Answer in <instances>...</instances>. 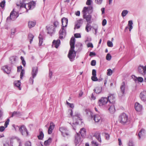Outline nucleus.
<instances>
[{"label": "nucleus", "instance_id": "13", "mask_svg": "<svg viewBox=\"0 0 146 146\" xmlns=\"http://www.w3.org/2000/svg\"><path fill=\"white\" fill-rule=\"evenodd\" d=\"M66 34L65 30L64 28H62L59 32V38L62 39L65 36Z\"/></svg>", "mask_w": 146, "mask_h": 146}, {"label": "nucleus", "instance_id": "42", "mask_svg": "<svg viewBox=\"0 0 146 146\" xmlns=\"http://www.w3.org/2000/svg\"><path fill=\"white\" fill-rule=\"evenodd\" d=\"M111 58V55L109 54L108 53L107 56H106V59L108 60H110Z\"/></svg>", "mask_w": 146, "mask_h": 146}, {"label": "nucleus", "instance_id": "8", "mask_svg": "<svg viewBox=\"0 0 146 146\" xmlns=\"http://www.w3.org/2000/svg\"><path fill=\"white\" fill-rule=\"evenodd\" d=\"M59 130L64 137L67 136L69 134L68 130L65 127H60Z\"/></svg>", "mask_w": 146, "mask_h": 146}, {"label": "nucleus", "instance_id": "5", "mask_svg": "<svg viewBox=\"0 0 146 146\" xmlns=\"http://www.w3.org/2000/svg\"><path fill=\"white\" fill-rule=\"evenodd\" d=\"M99 105L100 106H107L108 105V99L107 98L102 97L98 101Z\"/></svg>", "mask_w": 146, "mask_h": 146}, {"label": "nucleus", "instance_id": "56", "mask_svg": "<svg viewBox=\"0 0 146 146\" xmlns=\"http://www.w3.org/2000/svg\"><path fill=\"white\" fill-rule=\"evenodd\" d=\"M25 146H31V143L29 141H27L25 144Z\"/></svg>", "mask_w": 146, "mask_h": 146}, {"label": "nucleus", "instance_id": "52", "mask_svg": "<svg viewBox=\"0 0 146 146\" xmlns=\"http://www.w3.org/2000/svg\"><path fill=\"white\" fill-rule=\"evenodd\" d=\"M107 23V21L106 19H104L102 22V25L103 26L105 25Z\"/></svg>", "mask_w": 146, "mask_h": 146}, {"label": "nucleus", "instance_id": "29", "mask_svg": "<svg viewBox=\"0 0 146 146\" xmlns=\"http://www.w3.org/2000/svg\"><path fill=\"white\" fill-rule=\"evenodd\" d=\"M52 141V139L49 138L47 140L45 141L44 142V145L46 146H47L50 145Z\"/></svg>", "mask_w": 146, "mask_h": 146}, {"label": "nucleus", "instance_id": "58", "mask_svg": "<svg viewBox=\"0 0 146 146\" xmlns=\"http://www.w3.org/2000/svg\"><path fill=\"white\" fill-rule=\"evenodd\" d=\"M91 0H87L86 2V5H90L91 4Z\"/></svg>", "mask_w": 146, "mask_h": 146}, {"label": "nucleus", "instance_id": "18", "mask_svg": "<svg viewBox=\"0 0 146 146\" xmlns=\"http://www.w3.org/2000/svg\"><path fill=\"white\" fill-rule=\"evenodd\" d=\"M68 22V19L64 17L62 19V28L66 27L67 26Z\"/></svg>", "mask_w": 146, "mask_h": 146}, {"label": "nucleus", "instance_id": "23", "mask_svg": "<svg viewBox=\"0 0 146 146\" xmlns=\"http://www.w3.org/2000/svg\"><path fill=\"white\" fill-rule=\"evenodd\" d=\"M94 120L96 122H99L101 120V117L99 115H96L94 116Z\"/></svg>", "mask_w": 146, "mask_h": 146}, {"label": "nucleus", "instance_id": "15", "mask_svg": "<svg viewBox=\"0 0 146 146\" xmlns=\"http://www.w3.org/2000/svg\"><path fill=\"white\" fill-rule=\"evenodd\" d=\"M83 23V19H82L77 20L74 26V29L79 28Z\"/></svg>", "mask_w": 146, "mask_h": 146}, {"label": "nucleus", "instance_id": "48", "mask_svg": "<svg viewBox=\"0 0 146 146\" xmlns=\"http://www.w3.org/2000/svg\"><path fill=\"white\" fill-rule=\"evenodd\" d=\"M96 61L95 60H92L91 62V65L92 66H94L96 64Z\"/></svg>", "mask_w": 146, "mask_h": 146}, {"label": "nucleus", "instance_id": "19", "mask_svg": "<svg viewBox=\"0 0 146 146\" xmlns=\"http://www.w3.org/2000/svg\"><path fill=\"white\" fill-rule=\"evenodd\" d=\"M135 110L138 111H140L142 109V106L139 103L136 102L135 104Z\"/></svg>", "mask_w": 146, "mask_h": 146}, {"label": "nucleus", "instance_id": "51", "mask_svg": "<svg viewBox=\"0 0 146 146\" xmlns=\"http://www.w3.org/2000/svg\"><path fill=\"white\" fill-rule=\"evenodd\" d=\"M102 0H95L96 2L98 4H101L102 2Z\"/></svg>", "mask_w": 146, "mask_h": 146}, {"label": "nucleus", "instance_id": "57", "mask_svg": "<svg viewBox=\"0 0 146 146\" xmlns=\"http://www.w3.org/2000/svg\"><path fill=\"white\" fill-rule=\"evenodd\" d=\"M128 146H134L133 143L131 141H129L128 143Z\"/></svg>", "mask_w": 146, "mask_h": 146}, {"label": "nucleus", "instance_id": "20", "mask_svg": "<svg viewBox=\"0 0 146 146\" xmlns=\"http://www.w3.org/2000/svg\"><path fill=\"white\" fill-rule=\"evenodd\" d=\"M2 68L7 74L10 73L11 72L10 68L7 65L3 66Z\"/></svg>", "mask_w": 146, "mask_h": 146}, {"label": "nucleus", "instance_id": "47", "mask_svg": "<svg viewBox=\"0 0 146 146\" xmlns=\"http://www.w3.org/2000/svg\"><path fill=\"white\" fill-rule=\"evenodd\" d=\"M53 24L54 27H57L59 25V23L58 21H56L54 22Z\"/></svg>", "mask_w": 146, "mask_h": 146}, {"label": "nucleus", "instance_id": "11", "mask_svg": "<svg viewBox=\"0 0 146 146\" xmlns=\"http://www.w3.org/2000/svg\"><path fill=\"white\" fill-rule=\"evenodd\" d=\"M19 130L22 135L25 136L28 135V132L27 131V129L25 126H21L19 128Z\"/></svg>", "mask_w": 146, "mask_h": 146}, {"label": "nucleus", "instance_id": "46", "mask_svg": "<svg viewBox=\"0 0 146 146\" xmlns=\"http://www.w3.org/2000/svg\"><path fill=\"white\" fill-rule=\"evenodd\" d=\"M24 70L23 69L21 71V72L20 77L21 79H22V77L23 76L24 74Z\"/></svg>", "mask_w": 146, "mask_h": 146}, {"label": "nucleus", "instance_id": "26", "mask_svg": "<svg viewBox=\"0 0 146 146\" xmlns=\"http://www.w3.org/2000/svg\"><path fill=\"white\" fill-rule=\"evenodd\" d=\"M39 134L38 136V137L39 139L42 140L44 137V135L42 131H41V129H39Z\"/></svg>", "mask_w": 146, "mask_h": 146}, {"label": "nucleus", "instance_id": "59", "mask_svg": "<svg viewBox=\"0 0 146 146\" xmlns=\"http://www.w3.org/2000/svg\"><path fill=\"white\" fill-rule=\"evenodd\" d=\"M142 131H144V130L143 129H141L139 132L138 136L139 137V138L140 139L141 137L140 135H141V132Z\"/></svg>", "mask_w": 146, "mask_h": 146}, {"label": "nucleus", "instance_id": "7", "mask_svg": "<svg viewBox=\"0 0 146 146\" xmlns=\"http://www.w3.org/2000/svg\"><path fill=\"white\" fill-rule=\"evenodd\" d=\"M18 16L17 12L14 11H12L9 17H8L7 19V21H8L10 20L13 21Z\"/></svg>", "mask_w": 146, "mask_h": 146}, {"label": "nucleus", "instance_id": "31", "mask_svg": "<svg viewBox=\"0 0 146 146\" xmlns=\"http://www.w3.org/2000/svg\"><path fill=\"white\" fill-rule=\"evenodd\" d=\"M80 132L82 136H84L86 134V130L84 128L81 129Z\"/></svg>", "mask_w": 146, "mask_h": 146}, {"label": "nucleus", "instance_id": "24", "mask_svg": "<svg viewBox=\"0 0 146 146\" xmlns=\"http://www.w3.org/2000/svg\"><path fill=\"white\" fill-rule=\"evenodd\" d=\"M100 134L99 133H95L94 136L96 137V139L99 141L100 143L101 142V140L100 137Z\"/></svg>", "mask_w": 146, "mask_h": 146}, {"label": "nucleus", "instance_id": "28", "mask_svg": "<svg viewBox=\"0 0 146 146\" xmlns=\"http://www.w3.org/2000/svg\"><path fill=\"white\" fill-rule=\"evenodd\" d=\"M125 82H123L120 87L121 91L123 94H124L125 92Z\"/></svg>", "mask_w": 146, "mask_h": 146}, {"label": "nucleus", "instance_id": "9", "mask_svg": "<svg viewBox=\"0 0 146 146\" xmlns=\"http://www.w3.org/2000/svg\"><path fill=\"white\" fill-rule=\"evenodd\" d=\"M73 120L74 122L76 124H78L80 121H81L82 119L80 115L76 114L73 116Z\"/></svg>", "mask_w": 146, "mask_h": 146}, {"label": "nucleus", "instance_id": "53", "mask_svg": "<svg viewBox=\"0 0 146 146\" xmlns=\"http://www.w3.org/2000/svg\"><path fill=\"white\" fill-rule=\"evenodd\" d=\"M96 71L95 69H93L92 71V75L93 76H96Z\"/></svg>", "mask_w": 146, "mask_h": 146}, {"label": "nucleus", "instance_id": "32", "mask_svg": "<svg viewBox=\"0 0 146 146\" xmlns=\"http://www.w3.org/2000/svg\"><path fill=\"white\" fill-rule=\"evenodd\" d=\"M34 36L32 34L30 33L28 35V39L29 40L30 44H31L33 40V39L34 38Z\"/></svg>", "mask_w": 146, "mask_h": 146}, {"label": "nucleus", "instance_id": "4", "mask_svg": "<svg viewBox=\"0 0 146 146\" xmlns=\"http://www.w3.org/2000/svg\"><path fill=\"white\" fill-rule=\"evenodd\" d=\"M38 67L36 66L33 68L32 72V76L31 77L29 80V82L31 84H33V78L36 76L38 72Z\"/></svg>", "mask_w": 146, "mask_h": 146}, {"label": "nucleus", "instance_id": "25", "mask_svg": "<svg viewBox=\"0 0 146 146\" xmlns=\"http://www.w3.org/2000/svg\"><path fill=\"white\" fill-rule=\"evenodd\" d=\"M14 85L17 87L19 90H21L20 87L21 82L19 80L16 81L14 82Z\"/></svg>", "mask_w": 146, "mask_h": 146}, {"label": "nucleus", "instance_id": "34", "mask_svg": "<svg viewBox=\"0 0 146 146\" xmlns=\"http://www.w3.org/2000/svg\"><path fill=\"white\" fill-rule=\"evenodd\" d=\"M133 24L132 21H128V25L129 27V31H131V30L133 28L132 25Z\"/></svg>", "mask_w": 146, "mask_h": 146}, {"label": "nucleus", "instance_id": "21", "mask_svg": "<svg viewBox=\"0 0 146 146\" xmlns=\"http://www.w3.org/2000/svg\"><path fill=\"white\" fill-rule=\"evenodd\" d=\"M54 27L52 25L47 28L48 33L49 34L53 33L55 31Z\"/></svg>", "mask_w": 146, "mask_h": 146}, {"label": "nucleus", "instance_id": "54", "mask_svg": "<svg viewBox=\"0 0 146 146\" xmlns=\"http://www.w3.org/2000/svg\"><path fill=\"white\" fill-rule=\"evenodd\" d=\"M19 112H17L16 111H14L12 114L11 117H13L14 115H17L19 114Z\"/></svg>", "mask_w": 146, "mask_h": 146}, {"label": "nucleus", "instance_id": "64", "mask_svg": "<svg viewBox=\"0 0 146 146\" xmlns=\"http://www.w3.org/2000/svg\"><path fill=\"white\" fill-rule=\"evenodd\" d=\"M15 32V29H12L11 31V34L14 35Z\"/></svg>", "mask_w": 146, "mask_h": 146}, {"label": "nucleus", "instance_id": "39", "mask_svg": "<svg viewBox=\"0 0 146 146\" xmlns=\"http://www.w3.org/2000/svg\"><path fill=\"white\" fill-rule=\"evenodd\" d=\"M107 74L108 76H111L113 73L112 70L110 69H109L107 70Z\"/></svg>", "mask_w": 146, "mask_h": 146}, {"label": "nucleus", "instance_id": "14", "mask_svg": "<svg viewBox=\"0 0 146 146\" xmlns=\"http://www.w3.org/2000/svg\"><path fill=\"white\" fill-rule=\"evenodd\" d=\"M55 125L52 122H51L50 123V125L48 129V133L49 134H51L53 130L54 129Z\"/></svg>", "mask_w": 146, "mask_h": 146}, {"label": "nucleus", "instance_id": "43", "mask_svg": "<svg viewBox=\"0 0 146 146\" xmlns=\"http://www.w3.org/2000/svg\"><path fill=\"white\" fill-rule=\"evenodd\" d=\"M91 79L94 81H96L98 80V79L96 76H92Z\"/></svg>", "mask_w": 146, "mask_h": 146}, {"label": "nucleus", "instance_id": "38", "mask_svg": "<svg viewBox=\"0 0 146 146\" xmlns=\"http://www.w3.org/2000/svg\"><path fill=\"white\" fill-rule=\"evenodd\" d=\"M91 143L92 146H100L99 145H99L97 142L94 141H92Z\"/></svg>", "mask_w": 146, "mask_h": 146}, {"label": "nucleus", "instance_id": "3", "mask_svg": "<svg viewBox=\"0 0 146 146\" xmlns=\"http://www.w3.org/2000/svg\"><path fill=\"white\" fill-rule=\"evenodd\" d=\"M87 11L86 8L83 9L82 11L83 14V18L85 19L88 23H91L92 19V16L89 14L87 15L86 11Z\"/></svg>", "mask_w": 146, "mask_h": 146}, {"label": "nucleus", "instance_id": "44", "mask_svg": "<svg viewBox=\"0 0 146 146\" xmlns=\"http://www.w3.org/2000/svg\"><path fill=\"white\" fill-rule=\"evenodd\" d=\"M107 44L109 47H112L113 46V44L110 41H108Z\"/></svg>", "mask_w": 146, "mask_h": 146}, {"label": "nucleus", "instance_id": "50", "mask_svg": "<svg viewBox=\"0 0 146 146\" xmlns=\"http://www.w3.org/2000/svg\"><path fill=\"white\" fill-rule=\"evenodd\" d=\"M138 81L140 82H143V78L141 77H138L137 78Z\"/></svg>", "mask_w": 146, "mask_h": 146}, {"label": "nucleus", "instance_id": "27", "mask_svg": "<svg viewBox=\"0 0 146 146\" xmlns=\"http://www.w3.org/2000/svg\"><path fill=\"white\" fill-rule=\"evenodd\" d=\"M36 23L35 22L29 21L28 23V26L29 28L34 27Z\"/></svg>", "mask_w": 146, "mask_h": 146}, {"label": "nucleus", "instance_id": "12", "mask_svg": "<svg viewBox=\"0 0 146 146\" xmlns=\"http://www.w3.org/2000/svg\"><path fill=\"white\" fill-rule=\"evenodd\" d=\"M139 72L142 74L144 75L146 72V66L143 67L142 66H139L138 68Z\"/></svg>", "mask_w": 146, "mask_h": 146}, {"label": "nucleus", "instance_id": "6", "mask_svg": "<svg viewBox=\"0 0 146 146\" xmlns=\"http://www.w3.org/2000/svg\"><path fill=\"white\" fill-rule=\"evenodd\" d=\"M127 116L126 114L123 113L119 117V121L122 124L126 123L127 121Z\"/></svg>", "mask_w": 146, "mask_h": 146}, {"label": "nucleus", "instance_id": "30", "mask_svg": "<svg viewBox=\"0 0 146 146\" xmlns=\"http://www.w3.org/2000/svg\"><path fill=\"white\" fill-rule=\"evenodd\" d=\"M94 91L97 94H99L102 91V88L101 87H96L94 90Z\"/></svg>", "mask_w": 146, "mask_h": 146}, {"label": "nucleus", "instance_id": "61", "mask_svg": "<svg viewBox=\"0 0 146 146\" xmlns=\"http://www.w3.org/2000/svg\"><path fill=\"white\" fill-rule=\"evenodd\" d=\"M75 14L76 15V16H79L80 15V12L79 11H77L76 12Z\"/></svg>", "mask_w": 146, "mask_h": 146}, {"label": "nucleus", "instance_id": "33", "mask_svg": "<svg viewBox=\"0 0 146 146\" xmlns=\"http://www.w3.org/2000/svg\"><path fill=\"white\" fill-rule=\"evenodd\" d=\"M90 23H87L86 26V30L87 32H88L91 30V26L90 24Z\"/></svg>", "mask_w": 146, "mask_h": 146}, {"label": "nucleus", "instance_id": "22", "mask_svg": "<svg viewBox=\"0 0 146 146\" xmlns=\"http://www.w3.org/2000/svg\"><path fill=\"white\" fill-rule=\"evenodd\" d=\"M60 40L58 39L56 40H54L52 42V45L56 48H57L60 44Z\"/></svg>", "mask_w": 146, "mask_h": 146}, {"label": "nucleus", "instance_id": "49", "mask_svg": "<svg viewBox=\"0 0 146 146\" xmlns=\"http://www.w3.org/2000/svg\"><path fill=\"white\" fill-rule=\"evenodd\" d=\"M87 46L88 47H91L92 48H93V46L92 44L90 42H89L87 44Z\"/></svg>", "mask_w": 146, "mask_h": 146}, {"label": "nucleus", "instance_id": "36", "mask_svg": "<svg viewBox=\"0 0 146 146\" xmlns=\"http://www.w3.org/2000/svg\"><path fill=\"white\" fill-rule=\"evenodd\" d=\"M5 0H3L0 3V7L2 9H3L4 8L5 4Z\"/></svg>", "mask_w": 146, "mask_h": 146}, {"label": "nucleus", "instance_id": "17", "mask_svg": "<svg viewBox=\"0 0 146 146\" xmlns=\"http://www.w3.org/2000/svg\"><path fill=\"white\" fill-rule=\"evenodd\" d=\"M140 97L142 101H146V91H144L142 92L140 94Z\"/></svg>", "mask_w": 146, "mask_h": 146}, {"label": "nucleus", "instance_id": "16", "mask_svg": "<svg viewBox=\"0 0 146 146\" xmlns=\"http://www.w3.org/2000/svg\"><path fill=\"white\" fill-rule=\"evenodd\" d=\"M114 104H108V110L111 113H113L115 111V109L114 105Z\"/></svg>", "mask_w": 146, "mask_h": 146}, {"label": "nucleus", "instance_id": "62", "mask_svg": "<svg viewBox=\"0 0 146 146\" xmlns=\"http://www.w3.org/2000/svg\"><path fill=\"white\" fill-rule=\"evenodd\" d=\"M96 54L95 53L92 52H90L89 54V56H95L96 55Z\"/></svg>", "mask_w": 146, "mask_h": 146}, {"label": "nucleus", "instance_id": "37", "mask_svg": "<svg viewBox=\"0 0 146 146\" xmlns=\"http://www.w3.org/2000/svg\"><path fill=\"white\" fill-rule=\"evenodd\" d=\"M128 11L127 10H124L122 12L121 15L123 17H124L128 13Z\"/></svg>", "mask_w": 146, "mask_h": 146}, {"label": "nucleus", "instance_id": "55", "mask_svg": "<svg viewBox=\"0 0 146 146\" xmlns=\"http://www.w3.org/2000/svg\"><path fill=\"white\" fill-rule=\"evenodd\" d=\"M5 126H1L0 127V131L3 132L5 130Z\"/></svg>", "mask_w": 146, "mask_h": 146}, {"label": "nucleus", "instance_id": "60", "mask_svg": "<svg viewBox=\"0 0 146 146\" xmlns=\"http://www.w3.org/2000/svg\"><path fill=\"white\" fill-rule=\"evenodd\" d=\"M74 36L76 38H79L80 37V35L79 34L76 33L74 35Z\"/></svg>", "mask_w": 146, "mask_h": 146}, {"label": "nucleus", "instance_id": "40", "mask_svg": "<svg viewBox=\"0 0 146 146\" xmlns=\"http://www.w3.org/2000/svg\"><path fill=\"white\" fill-rule=\"evenodd\" d=\"M85 8H86L87 10V11H86L87 13L89 11H93V8L91 6H90L88 7H84L83 9H84Z\"/></svg>", "mask_w": 146, "mask_h": 146}, {"label": "nucleus", "instance_id": "41", "mask_svg": "<svg viewBox=\"0 0 146 146\" xmlns=\"http://www.w3.org/2000/svg\"><path fill=\"white\" fill-rule=\"evenodd\" d=\"M9 119H8L5 121L4 124V126L5 128L7 127L8 125L9 124Z\"/></svg>", "mask_w": 146, "mask_h": 146}, {"label": "nucleus", "instance_id": "1", "mask_svg": "<svg viewBox=\"0 0 146 146\" xmlns=\"http://www.w3.org/2000/svg\"><path fill=\"white\" fill-rule=\"evenodd\" d=\"M70 48L69 51L68 56L70 61H72L73 59L75 58L76 56V52L74 50L75 38L72 37L70 42Z\"/></svg>", "mask_w": 146, "mask_h": 146}, {"label": "nucleus", "instance_id": "10", "mask_svg": "<svg viewBox=\"0 0 146 146\" xmlns=\"http://www.w3.org/2000/svg\"><path fill=\"white\" fill-rule=\"evenodd\" d=\"M109 104H114L115 102V98L113 94H110L107 98Z\"/></svg>", "mask_w": 146, "mask_h": 146}, {"label": "nucleus", "instance_id": "2", "mask_svg": "<svg viewBox=\"0 0 146 146\" xmlns=\"http://www.w3.org/2000/svg\"><path fill=\"white\" fill-rule=\"evenodd\" d=\"M36 5L34 1L31 2L29 3L25 4L21 2V1H18L16 3L17 6L20 8H25L26 11L30 9L31 8H34Z\"/></svg>", "mask_w": 146, "mask_h": 146}, {"label": "nucleus", "instance_id": "45", "mask_svg": "<svg viewBox=\"0 0 146 146\" xmlns=\"http://www.w3.org/2000/svg\"><path fill=\"white\" fill-rule=\"evenodd\" d=\"M66 104H67L70 108H74V105L73 104H70L68 102H66Z\"/></svg>", "mask_w": 146, "mask_h": 146}, {"label": "nucleus", "instance_id": "63", "mask_svg": "<svg viewBox=\"0 0 146 146\" xmlns=\"http://www.w3.org/2000/svg\"><path fill=\"white\" fill-rule=\"evenodd\" d=\"M69 111L70 112V115L71 117H73V116L72 115L73 114V112H72V109L70 110H69Z\"/></svg>", "mask_w": 146, "mask_h": 146}, {"label": "nucleus", "instance_id": "35", "mask_svg": "<svg viewBox=\"0 0 146 146\" xmlns=\"http://www.w3.org/2000/svg\"><path fill=\"white\" fill-rule=\"evenodd\" d=\"M85 112H86V114L88 116H90L92 118L93 113L92 111H90L89 110H85Z\"/></svg>", "mask_w": 146, "mask_h": 146}]
</instances>
